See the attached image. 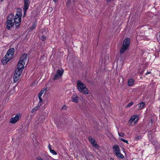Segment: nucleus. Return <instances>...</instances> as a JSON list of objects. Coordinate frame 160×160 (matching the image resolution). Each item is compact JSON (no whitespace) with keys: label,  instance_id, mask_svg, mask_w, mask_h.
<instances>
[{"label":"nucleus","instance_id":"1","mask_svg":"<svg viewBox=\"0 0 160 160\" xmlns=\"http://www.w3.org/2000/svg\"><path fill=\"white\" fill-rule=\"evenodd\" d=\"M14 52V49L13 48H11L8 51L2 61L3 64H6L12 58Z\"/></svg>","mask_w":160,"mask_h":160},{"label":"nucleus","instance_id":"2","mask_svg":"<svg viewBox=\"0 0 160 160\" xmlns=\"http://www.w3.org/2000/svg\"><path fill=\"white\" fill-rule=\"evenodd\" d=\"M77 87L80 92L86 94L88 93V90L86 88L85 85L80 80L77 82Z\"/></svg>","mask_w":160,"mask_h":160},{"label":"nucleus","instance_id":"3","mask_svg":"<svg viewBox=\"0 0 160 160\" xmlns=\"http://www.w3.org/2000/svg\"><path fill=\"white\" fill-rule=\"evenodd\" d=\"M13 19L14 15L12 14H10L8 15L6 22L7 28L8 30H10L11 28L13 26L15 23Z\"/></svg>","mask_w":160,"mask_h":160},{"label":"nucleus","instance_id":"4","mask_svg":"<svg viewBox=\"0 0 160 160\" xmlns=\"http://www.w3.org/2000/svg\"><path fill=\"white\" fill-rule=\"evenodd\" d=\"M27 57L28 55L27 54H24L22 56L18 63V67L23 69Z\"/></svg>","mask_w":160,"mask_h":160},{"label":"nucleus","instance_id":"5","mask_svg":"<svg viewBox=\"0 0 160 160\" xmlns=\"http://www.w3.org/2000/svg\"><path fill=\"white\" fill-rule=\"evenodd\" d=\"M130 43V39L128 38H126L123 41L122 46L120 51L121 54L123 53L128 48Z\"/></svg>","mask_w":160,"mask_h":160},{"label":"nucleus","instance_id":"6","mask_svg":"<svg viewBox=\"0 0 160 160\" xmlns=\"http://www.w3.org/2000/svg\"><path fill=\"white\" fill-rule=\"evenodd\" d=\"M23 69L17 67L13 77L14 82H16L19 79Z\"/></svg>","mask_w":160,"mask_h":160},{"label":"nucleus","instance_id":"7","mask_svg":"<svg viewBox=\"0 0 160 160\" xmlns=\"http://www.w3.org/2000/svg\"><path fill=\"white\" fill-rule=\"evenodd\" d=\"M113 150L118 157L121 158H124L123 155L120 153V150L117 145H116L113 146Z\"/></svg>","mask_w":160,"mask_h":160},{"label":"nucleus","instance_id":"8","mask_svg":"<svg viewBox=\"0 0 160 160\" xmlns=\"http://www.w3.org/2000/svg\"><path fill=\"white\" fill-rule=\"evenodd\" d=\"M22 16H19L18 15H16L14 16L13 21L15 23L16 28L19 27L21 24V21Z\"/></svg>","mask_w":160,"mask_h":160},{"label":"nucleus","instance_id":"9","mask_svg":"<svg viewBox=\"0 0 160 160\" xmlns=\"http://www.w3.org/2000/svg\"><path fill=\"white\" fill-rule=\"evenodd\" d=\"M64 71V70L62 68L58 69L53 78V80H55L61 78L62 75Z\"/></svg>","mask_w":160,"mask_h":160},{"label":"nucleus","instance_id":"10","mask_svg":"<svg viewBox=\"0 0 160 160\" xmlns=\"http://www.w3.org/2000/svg\"><path fill=\"white\" fill-rule=\"evenodd\" d=\"M21 115L18 114H16L15 117L12 118L10 121V122L12 123H16L21 118Z\"/></svg>","mask_w":160,"mask_h":160},{"label":"nucleus","instance_id":"11","mask_svg":"<svg viewBox=\"0 0 160 160\" xmlns=\"http://www.w3.org/2000/svg\"><path fill=\"white\" fill-rule=\"evenodd\" d=\"M139 116L138 115H133L131 117L129 121V122L130 123H132L134 122V123L137 122L138 121Z\"/></svg>","mask_w":160,"mask_h":160},{"label":"nucleus","instance_id":"12","mask_svg":"<svg viewBox=\"0 0 160 160\" xmlns=\"http://www.w3.org/2000/svg\"><path fill=\"white\" fill-rule=\"evenodd\" d=\"M89 140L93 147L96 148H98L99 146L98 145L94 139L90 137L89 138Z\"/></svg>","mask_w":160,"mask_h":160},{"label":"nucleus","instance_id":"13","mask_svg":"<svg viewBox=\"0 0 160 160\" xmlns=\"http://www.w3.org/2000/svg\"><path fill=\"white\" fill-rule=\"evenodd\" d=\"M24 4L23 6V12H27V10L29 6V0H24Z\"/></svg>","mask_w":160,"mask_h":160},{"label":"nucleus","instance_id":"14","mask_svg":"<svg viewBox=\"0 0 160 160\" xmlns=\"http://www.w3.org/2000/svg\"><path fill=\"white\" fill-rule=\"evenodd\" d=\"M72 101L75 103H78L79 100V98L76 95H73L71 97Z\"/></svg>","mask_w":160,"mask_h":160},{"label":"nucleus","instance_id":"15","mask_svg":"<svg viewBox=\"0 0 160 160\" xmlns=\"http://www.w3.org/2000/svg\"><path fill=\"white\" fill-rule=\"evenodd\" d=\"M134 83V80L132 78H131L128 80V86H131L133 85Z\"/></svg>","mask_w":160,"mask_h":160},{"label":"nucleus","instance_id":"16","mask_svg":"<svg viewBox=\"0 0 160 160\" xmlns=\"http://www.w3.org/2000/svg\"><path fill=\"white\" fill-rule=\"evenodd\" d=\"M17 12L16 15H18L19 16L22 17V10L20 8H18L17 9Z\"/></svg>","mask_w":160,"mask_h":160},{"label":"nucleus","instance_id":"17","mask_svg":"<svg viewBox=\"0 0 160 160\" xmlns=\"http://www.w3.org/2000/svg\"><path fill=\"white\" fill-rule=\"evenodd\" d=\"M47 88H43L41 90V91L39 92V93L38 95H39L40 96V95L42 96V94L46 93V92L47 90Z\"/></svg>","mask_w":160,"mask_h":160},{"label":"nucleus","instance_id":"18","mask_svg":"<svg viewBox=\"0 0 160 160\" xmlns=\"http://www.w3.org/2000/svg\"><path fill=\"white\" fill-rule=\"evenodd\" d=\"M41 104H38V105L34 108L32 109L31 112L33 113L36 111L41 106Z\"/></svg>","mask_w":160,"mask_h":160},{"label":"nucleus","instance_id":"19","mask_svg":"<svg viewBox=\"0 0 160 160\" xmlns=\"http://www.w3.org/2000/svg\"><path fill=\"white\" fill-rule=\"evenodd\" d=\"M139 107V109L140 110L142 109L145 106V103L143 102H142L138 104V105Z\"/></svg>","mask_w":160,"mask_h":160},{"label":"nucleus","instance_id":"20","mask_svg":"<svg viewBox=\"0 0 160 160\" xmlns=\"http://www.w3.org/2000/svg\"><path fill=\"white\" fill-rule=\"evenodd\" d=\"M49 150L50 152H51L53 155H56L57 154V152L54 150L52 149L51 148H49Z\"/></svg>","mask_w":160,"mask_h":160},{"label":"nucleus","instance_id":"21","mask_svg":"<svg viewBox=\"0 0 160 160\" xmlns=\"http://www.w3.org/2000/svg\"><path fill=\"white\" fill-rule=\"evenodd\" d=\"M42 95L39 96V95H38V98L39 99V102L38 104H41V103L42 102V99L41 98Z\"/></svg>","mask_w":160,"mask_h":160},{"label":"nucleus","instance_id":"22","mask_svg":"<svg viewBox=\"0 0 160 160\" xmlns=\"http://www.w3.org/2000/svg\"><path fill=\"white\" fill-rule=\"evenodd\" d=\"M36 25L35 23H34L33 24V25H32L31 27V28L30 30H33L36 27Z\"/></svg>","mask_w":160,"mask_h":160},{"label":"nucleus","instance_id":"23","mask_svg":"<svg viewBox=\"0 0 160 160\" xmlns=\"http://www.w3.org/2000/svg\"><path fill=\"white\" fill-rule=\"evenodd\" d=\"M119 139L121 140V141H123V142H126L127 143H128V141L124 139H123V138H119Z\"/></svg>","mask_w":160,"mask_h":160},{"label":"nucleus","instance_id":"24","mask_svg":"<svg viewBox=\"0 0 160 160\" xmlns=\"http://www.w3.org/2000/svg\"><path fill=\"white\" fill-rule=\"evenodd\" d=\"M133 102H131L129 103L128 105H127L126 107L127 108H129L131 106H132L133 104Z\"/></svg>","mask_w":160,"mask_h":160},{"label":"nucleus","instance_id":"25","mask_svg":"<svg viewBox=\"0 0 160 160\" xmlns=\"http://www.w3.org/2000/svg\"><path fill=\"white\" fill-rule=\"evenodd\" d=\"M118 133L119 136L121 137H124L125 135V134L124 133H120L119 132H118Z\"/></svg>","mask_w":160,"mask_h":160},{"label":"nucleus","instance_id":"26","mask_svg":"<svg viewBox=\"0 0 160 160\" xmlns=\"http://www.w3.org/2000/svg\"><path fill=\"white\" fill-rule=\"evenodd\" d=\"M40 38L42 41H44L46 39V37L44 35H42Z\"/></svg>","mask_w":160,"mask_h":160},{"label":"nucleus","instance_id":"27","mask_svg":"<svg viewBox=\"0 0 160 160\" xmlns=\"http://www.w3.org/2000/svg\"><path fill=\"white\" fill-rule=\"evenodd\" d=\"M141 138V136H138L135 138V139L137 141L140 139Z\"/></svg>","mask_w":160,"mask_h":160},{"label":"nucleus","instance_id":"28","mask_svg":"<svg viewBox=\"0 0 160 160\" xmlns=\"http://www.w3.org/2000/svg\"><path fill=\"white\" fill-rule=\"evenodd\" d=\"M37 159L38 160H43L41 157H38L37 158Z\"/></svg>","mask_w":160,"mask_h":160},{"label":"nucleus","instance_id":"29","mask_svg":"<svg viewBox=\"0 0 160 160\" xmlns=\"http://www.w3.org/2000/svg\"><path fill=\"white\" fill-rule=\"evenodd\" d=\"M24 13H23V16H25V15H26V12H23Z\"/></svg>","mask_w":160,"mask_h":160},{"label":"nucleus","instance_id":"30","mask_svg":"<svg viewBox=\"0 0 160 160\" xmlns=\"http://www.w3.org/2000/svg\"><path fill=\"white\" fill-rule=\"evenodd\" d=\"M112 1V0H107V2H111Z\"/></svg>","mask_w":160,"mask_h":160},{"label":"nucleus","instance_id":"31","mask_svg":"<svg viewBox=\"0 0 160 160\" xmlns=\"http://www.w3.org/2000/svg\"><path fill=\"white\" fill-rule=\"evenodd\" d=\"M110 160H114L113 158H111L110 159Z\"/></svg>","mask_w":160,"mask_h":160},{"label":"nucleus","instance_id":"32","mask_svg":"<svg viewBox=\"0 0 160 160\" xmlns=\"http://www.w3.org/2000/svg\"><path fill=\"white\" fill-rule=\"evenodd\" d=\"M53 0V1L54 2H56V1H57V0Z\"/></svg>","mask_w":160,"mask_h":160},{"label":"nucleus","instance_id":"33","mask_svg":"<svg viewBox=\"0 0 160 160\" xmlns=\"http://www.w3.org/2000/svg\"><path fill=\"white\" fill-rule=\"evenodd\" d=\"M150 73V72H148V73H147V74H148V73Z\"/></svg>","mask_w":160,"mask_h":160}]
</instances>
